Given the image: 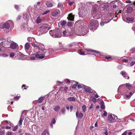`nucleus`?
I'll return each mask as SVG.
<instances>
[{
  "label": "nucleus",
  "instance_id": "1",
  "mask_svg": "<svg viewBox=\"0 0 135 135\" xmlns=\"http://www.w3.org/2000/svg\"><path fill=\"white\" fill-rule=\"evenodd\" d=\"M81 24V25L78 26L79 27L76 31L75 33L78 35L84 36L88 32V27L85 23L82 22Z\"/></svg>",
  "mask_w": 135,
  "mask_h": 135
},
{
  "label": "nucleus",
  "instance_id": "2",
  "mask_svg": "<svg viewBox=\"0 0 135 135\" xmlns=\"http://www.w3.org/2000/svg\"><path fill=\"white\" fill-rule=\"evenodd\" d=\"M38 49L39 51L37 53V54L36 55V58L42 59L44 57V55H45V56H47L46 55V53L47 52V50L45 49L44 47H40Z\"/></svg>",
  "mask_w": 135,
  "mask_h": 135
},
{
  "label": "nucleus",
  "instance_id": "3",
  "mask_svg": "<svg viewBox=\"0 0 135 135\" xmlns=\"http://www.w3.org/2000/svg\"><path fill=\"white\" fill-rule=\"evenodd\" d=\"M13 25V23L11 20H8L5 23H2L0 24V28L4 29H8L10 26Z\"/></svg>",
  "mask_w": 135,
  "mask_h": 135
},
{
  "label": "nucleus",
  "instance_id": "4",
  "mask_svg": "<svg viewBox=\"0 0 135 135\" xmlns=\"http://www.w3.org/2000/svg\"><path fill=\"white\" fill-rule=\"evenodd\" d=\"M50 29V28H48L47 25H44L41 26L38 30L41 31V32H42L41 33H44L46 32Z\"/></svg>",
  "mask_w": 135,
  "mask_h": 135
},
{
  "label": "nucleus",
  "instance_id": "5",
  "mask_svg": "<svg viewBox=\"0 0 135 135\" xmlns=\"http://www.w3.org/2000/svg\"><path fill=\"white\" fill-rule=\"evenodd\" d=\"M108 118L110 122H114L117 119V117L115 115L109 114Z\"/></svg>",
  "mask_w": 135,
  "mask_h": 135
},
{
  "label": "nucleus",
  "instance_id": "6",
  "mask_svg": "<svg viewBox=\"0 0 135 135\" xmlns=\"http://www.w3.org/2000/svg\"><path fill=\"white\" fill-rule=\"evenodd\" d=\"M7 39L5 40L4 41L1 42L0 43V45L3 47L7 48L9 47L11 43V41L8 38Z\"/></svg>",
  "mask_w": 135,
  "mask_h": 135
},
{
  "label": "nucleus",
  "instance_id": "7",
  "mask_svg": "<svg viewBox=\"0 0 135 135\" xmlns=\"http://www.w3.org/2000/svg\"><path fill=\"white\" fill-rule=\"evenodd\" d=\"M9 46L12 49H18V46L17 44L11 41Z\"/></svg>",
  "mask_w": 135,
  "mask_h": 135
},
{
  "label": "nucleus",
  "instance_id": "8",
  "mask_svg": "<svg viewBox=\"0 0 135 135\" xmlns=\"http://www.w3.org/2000/svg\"><path fill=\"white\" fill-rule=\"evenodd\" d=\"M90 25L91 26H95L97 27L98 25V24L97 20H93L91 21Z\"/></svg>",
  "mask_w": 135,
  "mask_h": 135
},
{
  "label": "nucleus",
  "instance_id": "9",
  "mask_svg": "<svg viewBox=\"0 0 135 135\" xmlns=\"http://www.w3.org/2000/svg\"><path fill=\"white\" fill-rule=\"evenodd\" d=\"M124 85H125L126 87L129 90L131 89L132 87V85H131L129 83H126L124 85H122L120 86L118 88V89L119 90L120 88H122L123 86Z\"/></svg>",
  "mask_w": 135,
  "mask_h": 135
},
{
  "label": "nucleus",
  "instance_id": "10",
  "mask_svg": "<svg viewBox=\"0 0 135 135\" xmlns=\"http://www.w3.org/2000/svg\"><path fill=\"white\" fill-rule=\"evenodd\" d=\"M62 33V35L64 36L67 37L71 35L70 32L68 31L67 30H65V31H64Z\"/></svg>",
  "mask_w": 135,
  "mask_h": 135
},
{
  "label": "nucleus",
  "instance_id": "11",
  "mask_svg": "<svg viewBox=\"0 0 135 135\" xmlns=\"http://www.w3.org/2000/svg\"><path fill=\"white\" fill-rule=\"evenodd\" d=\"M120 74L126 79H128L129 77L128 76L127 74L124 71H123L120 72Z\"/></svg>",
  "mask_w": 135,
  "mask_h": 135
},
{
  "label": "nucleus",
  "instance_id": "12",
  "mask_svg": "<svg viewBox=\"0 0 135 135\" xmlns=\"http://www.w3.org/2000/svg\"><path fill=\"white\" fill-rule=\"evenodd\" d=\"M41 44L37 42H36L35 43L32 44V45L35 47L37 48L38 49L41 46Z\"/></svg>",
  "mask_w": 135,
  "mask_h": 135
},
{
  "label": "nucleus",
  "instance_id": "13",
  "mask_svg": "<svg viewBox=\"0 0 135 135\" xmlns=\"http://www.w3.org/2000/svg\"><path fill=\"white\" fill-rule=\"evenodd\" d=\"M74 15H73L72 13H71L68 15L67 18L68 20L71 21H73L74 18Z\"/></svg>",
  "mask_w": 135,
  "mask_h": 135
},
{
  "label": "nucleus",
  "instance_id": "14",
  "mask_svg": "<svg viewBox=\"0 0 135 135\" xmlns=\"http://www.w3.org/2000/svg\"><path fill=\"white\" fill-rule=\"evenodd\" d=\"M83 88L85 89V91L88 92H89L90 91V88L87 86H86L84 85H83Z\"/></svg>",
  "mask_w": 135,
  "mask_h": 135
},
{
  "label": "nucleus",
  "instance_id": "15",
  "mask_svg": "<svg viewBox=\"0 0 135 135\" xmlns=\"http://www.w3.org/2000/svg\"><path fill=\"white\" fill-rule=\"evenodd\" d=\"M110 21L107 19H105V20H104L103 21H102L100 23V25L101 26H103L104 25V23H106L109 22Z\"/></svg>",
  "mask_w": 135,
  "mask_h": 135
},
{
  "label": "nucleus",
  "instance_id": "16",
  "mask_svg": "<svg viewBox=\"0 0 135 135\" xmlns=\"http://www.w3.org/2000/svg\"><path fill=\"white\" fill-rule=\"evenodd\" d=\"M45 4L47 7H51L52 6V4L50 2L46 1Z\"/></svg>",
  "mask_w": 135,
  "mask_h": 135
},
{
  "label": "nucleus",
  "instance_id": "17",
  "mask_svg": "<svg viewBox=\"0 0 135 135\" xmlns=\"http://www.w3.org/2000/svg\"><path fill=\"white\" fill-rule=\"evenodd\" d=\"M76 114L77 117H78L79 118H82L83 116V114L81 113H80L78 115V111L76 112Z\"/></svg>",
  "mask_w": 135,
  "mask_h": 135
},
{
  "label": "nucleus",
  "instance_id": "18",
  "mask_svg": "<svg viewBox=\"0 0 135 135\" xmlns=\"http://www.w3.org/2000/svg\"><path fill=\"white\" fill-rule=\"evenodd\" d=\"M59 12V10L57 9H56L53 12L52 14V16H55L57 15Z\"/></svg>",
  "mask_w": 135,
  "mask_h": 135
},
{
  "label": "nucleus",
  "instance_id": "19",
  "mask_svg": "<svg viewBox=\"0 0 135 135\" xmlns=\"http://www.w3.org/2000/svg\"><path fill=\"white\" fill-rule=\"evenodd\" d=\"M97 4H100L99 5V6L100 7L102 8L104 7V3L103 2L101 1H98L97 2Z\"/></svg>",
  "mask_w": 135,
  "mask_h": 135
},
{
  "label": "nucleus",
  "instance_id": "20",
  "mask_svg": "<svg viewBox=\"0 0 135 135\" xmlns=\"http://www.w3.org/2000/svg\"><path fill=\"white\" fill-rule=\"evenodd\" d=\"M30 47V44L28 42L26 43L25 44V49L26 51L28 50L29 49Z\"/></svg>",
  "mask_w": 135,
  "mask_h": 135
},
{
  "label": "nucleus",
  "instance_id": "21",
  "mask_svg": "<svg viewBox=\"0 0 135 135\" xmlns=\"http://www.w3.org/2000/svg\"><path fill=\"white\" fill-rule=\"evenodd\" d=\"M129 94L130 95L126 94L124 97V98L126 99H129L132 95V93L131 92H130L129 93Z\"/></svg>",
  "mask_w": 135,
  "mask_h": 135
},
{
  "label": "nucleus",
  "instance_id": "22",
  "mask_svg": "<svg viewBox=\"0 0 135 135\" xmlns=\"http://www.w3.org/2000/svg\"><path fill=\"white\" fill-rule=\"evenodd\" d=\"M85 50L88 51H91V52H95L97 54H100V53L99 51H96V50H94L89 49H85Z\"/></svg>",
  "mask_w": 135,
  "mask_h": 135
},
{
  "label": "nucleus",
  "instance_id": "23",
  "mask_svg": "<svg viewBox=\"0 0 135 135\" xmlns=\"http://www.w3.org/2000/svg\"><path fill=\"white\" fill-rule=\"evenodd\" d=\"M98 5L97 4H95L94 5V6L93 7V13H95L97 11V8L95 7H98Z\"/></svg>",
  "mask_w": 135,
  "mask_h": 135
},
{
  "label": "nucleus",
  "instance_id": "24",
  "mask_svg": "<svg viewBox=\"0 0 135 135\" xmlns=\"http://www.w3.org/2000/svg\"><path fill=\"white\" fill-rule=\"evenodd\" d=\"M133 8L131 7H129L127 8V12L128 13H131L133 11Z\"/></svg>",
  "mask_w": 135,
  "mask_h": 135
},
{
  "label": "nucleus",
  "instance_id": "25",
  "mask_svg": "<svg viewBox=\"0 0 135 135\" xmlns=\"http://www.w3.org/2000/svg\"><path fill=\"white\" fill-rule=\"evenodd\" d=\"M22 116H21V117L20 119L19 120V122L18 123V126H21L22 124V123L23 122V118H22Z\"/></svg>",
  "mask_w": 135,
  "mask_h": 135
},
{
  "label": "nucleus",
  "instance_id": "26",
  "mask_svg": "<svg viewBox=\"0 0 135 135\" xmlns=\"http://www.w3.org/2000/svg\"><path fill=\"white\" fill-rule=\"evenodd\" d=\"M44 98V97H41L36 101L39 103H41L43 101Z\"/></svg>",
  "mask_w": 135,
  "mask_h": 135
},
{
  "label": "nucleus",
  "instance_id": "27",
  "mask_svg": "<svg viewBox=\"0 0 135 135\" xmlns=\"http://www.w3.org/2000/svg\"><path fill=\"white\" fill-rule=\"evenodd\" d=\"M68 100L70 102L75 101V98L73 97H69L68 98Z\"/></svg>",
  "mask_w": 135,
  "mask_h": 135
},
{
  "label": "nucleus",
  "instance_id": "28",
  "mask_svg": "<svg viewBox=\"0 0 135 135\" xmlns=\"http://www.w3.org/2000/svg\"><path fill=\"white\" fill-rule=\"evenodd\" d=\"M101 108L102 109H105V106L104 104V103L103 102V100H102V101L101 102Z\"/></svg>",
  "mask_w": 135,
  "mask_h": 135
},
{
  "label": "nucleus",
  "instance_id": "29",
  "mask_svg": "<svg viewBox=\"0 0 135 135\" xmlns=\"http://www.w3.org/2000/svg\"><path fill=\"white\" fill-rule=\"evenodd\" d=\"M66 23V21H61L59 24V25H61V26H64Z\"/></svg>",
  "mask_w": 135,
  "mask_h": 135
},
{
  "label": "nucleus",
  "instance_id": "30",
  "mask_svg": "<svg viewBox=\"0 0 135 135\" xmlns=\"http://www.w3.org/2000/svg\"><path fill=\"white\" fill-rule=\"evenodd\" d=\"M41 20L40 16H38L37 18L36 22L37 23H39L41 22Z\"/></svg>",
  "mask_w": 135,
  "mask_h": 135
},
{
  "label": "nucleus",
  "instance_id": "31",
  "mask_svg": "<svg viewBox=\"0 0 135 135\" xmlns=\"http://www.w3.org/2000/svg\"><path fill=\"white\" fill-rule=\"evenodd\" d=\"M60 107L59 106H55L54 109V110L56 112H58L60 109Z\"/></svg>",
  "mask_w": 135,
  "mask_h": 135
},
{
  "label": "nucleus",
  "instance_id": "32",
  "mask_svg": "<svg viewBox=\"0 0 135 135\" xmlns=\"http://www.w3.org/2000/svg\"><path fill=\"white\" fill-rule=\"evenodd\" d=\"M126 20L129 21H132L134 20V19L133 17H127L126 18Z\"/></svg>",
  "mask_w": 135,
  "mask_h": 135
},
{
  "label": "nucleus",
  "instance_id": "33",
  "mask_svg": "<svg viewBox=\"0 0 135 135\" xmlns=\"http://www.w3.org/2000/svg\"><path fill=\"white\" fill-rule=\"evenodd\" d=\"M55 30H51L49 32V33L50 35L51 36H54V33L55 32Z\"/></svg>",
  "mask_w": 135,
  "mask_h": 135
},
{
  "label": "nucleus",
  "instance_id": "34",
  "mask_svg": "<svg viewBox=\"0 0 135 135\" xmlns=\"http://www.w3.org/2000/svg\"><path fill=\"white\" fill-rule=\"evenodd\" d=\"M27 40L29 41L32 42L34 40V38L33 37H28Z\"/></svg>",
  "mask_w": 135,
  "mask_h": 135
},
{
  "label": "nucleus",
  "instance_id": "35",
  "mask_svg": "<svg viewBox=\"0 0 135 135\" xmlns=\"http://www.w3.org/2000/svg\"><path fill=\"white\" fill-rule=\"evenodd\" d=\"M86 109V106L85 105H83L82 106L83 111V112H85Z\"/></svg>",
  "mask_w": 135,
  "mask_h": 135
},
{
  "label": "nucleus",
  "instance_id": "36",
  "mask_svg": "<svg viewBox=\"0 0 135 135\" xmlns=\"http://www.w3.org/2000/svg\"><path fill=\"white\" fill-rule=\"evenodd\" d=\"M61 36V35L60 33H56L55 35V36L56 37H60Z\"/></svg>",
  "mask_w": 135,
  "mask_h": 135
},
{
  "label": "nucleus",
  "instance_id": "37",
  "mask_svg": "<svg viewBox=\"0 0 135 135\" xmlns=\"http://www.w3.org/2000/svg\"><path fill=\"white\" fill-rule=\"evenodd\" d=\"M50 11V10H47L44 12L43 13H42V15H44L47 14V13L49 12Z\"/></svg>",
  "mask_w": 135,
  "mask_h": 135
},
{
  "label": "nucleus",
  "instance_id": "38",
  "mask_svg": "<svg viewBox=\"0 0 135 135\" xmlns=\"http://www.w3.org/2000/svg\"><path fill=\"white\" fill-rule=\"evenodd\" d=\"M22 129H20L18 132V133H19L20 134L22 135Z\"/></svg>",
  "mask_w": 135,
  "mask_h": 135
},
{
  "label": "nucleus",
  "instance_id": "39",
  "mask_svg": "<svg viewBox=\"0 0 135 135\" xmlns=\"http://www.w3.org/2000/svg\"><path fill=\"white\" fill-rule=\"evenodd\" d=\"M15 55V54L13 53H11L10 54V56L11 57H13Z\"/></svg>",
  "mask_w": 135,
  "mask_h": 135
},
{
  "label": "nucleus",
  "instance_id": "40",
  "mask_svg": "<svg viewBox=\"0 0 135 135\" xmlns=\"http://www.w3.org/2000/svg\"><path fill=\"white\" fill-rule=\"evenodd\" d=\"M131 52L133 53L135 52V48H133L130 50Z\"/></svg>",
  "mask_w": 135,
  "mask_h": 135
},
{
  "label": "nucleus",
  "instance_id": "41",
  "mask_svg": "<svg viewBox=\"0 0 135 135\" xmlns=\"http://www.w3.org/2000/svg\"><path fill=\"white\" fill-rule=\"evenodd\" d=\"M18 128V126H16L13 128V131H16Z\"/></svg>",
  "mask_w": 135,
  "mask_h": 135
},
{
  "label": "nucleus",
  "instance_id": "42",
  "mask_svg": "<svg viewBox=\"0 0 135 135\" xmlns=\"http://www.w3.org/2000/svg\"><path fill=\"white\" fill-rule=\"evenodd\" d=\"M47 132V131L46 130H45L42 133L41 135H45Z\"/></svg>",
  "mask_w": 135,
  "mask_h": 135
},
{
  "label": "nucleus",
  "instance_id": "43",
  "mask_svg": "<svg viewBox=\"0 0 135 135\" xmlns=\"http://www.w3.org/2000/svg\"><path fill=\"white\" fill-rule=\"evenodd\" d=\"M103 112H104V113L103 114V115L104 116H106L107 115V113L105 110H104L103 111Z\"/></svg>",
  "mask_w": 135,
  "mask_h": 135
},
{
  "label": "nucleus",
  "instance_id": "44",
  "mask_svg": "<svg viewBox=\"0 0 135 135\" xmlns=\"http://www.w3.org/2000/svg\"><path fill=\"white\" fill-rule=\"evenodd\" d=\"M135 63V61H132L130 63V65L131 66H132Z\"/></svg>",
  "mask_w": 135,
  "mask_h": 135
},
{
  "label": "nucleus",
  "instance_id": "45",
  "mask_svg": "<svg viewBox=\"0 0 135 135\" xmlns=\"http://www.w3.org/2000/svg\"><path fill=\"white\" fill-rule=\"evenodd\" d=\"M36 57V56H32L30 57V59L31 60H34L35 59Z\"/></svg>",
  "mask_w": 135,
  "mask_h": 135
},
{
  "label": "nucleus",
  "instance_id": "46",
  "mask_svg": "<svg viewBox=\"0 0 135 135\" xmlns=\"http://www.w3.org/2000/svg\"><path fill=\"white\" fill-rule=\"evenodd\" d=\"M56 123V120L55 119H53L52 121V124H55Z\"/></svg>",
  "mask_w": 135,
  "mask_h": 135
},
{
  "label": "nucleus",
  "instance_id": "47",
  "mask_svg": "<svg viewBox=\"0 0 135 135\" xmlns=\"http://www.w3.org/2000/svg\"><path fill=\"white\" fill-rule=\"evenodd\" d=\"M1 56H2L3 57H7L8 56V55H7L6 54H2L1 55H0Z\"/></svg>",
  "mask_w": 135,
  "mask_h": 135
},
{
  "label": "nucleus",
  "instance_id": "48",
  "mask_svg": "<svg viewBox=\"0 0 135 135\" xmlns=\"http://www.w3.org/2000/svg\"><path fill=\"white\" fill-rule=\"evenodd\" d=\"M83 84H82V85H78L77 87L79 89L81 88L82 87L83 88Z\"/></svg>",
  "mask_w": 135,
  "mask_h": 135
},
{
  "label": "nucleus",
  "instance_id": "49",
  "mask_svg": "<svg viewBox=\"0 0 135 135\" xmlns=\"http://www.w3.org/2000/svg\"><path fill=\"white\" fill-rule=\"evenodd\" d=\"M126 3H131V1L129 0H127L126 1Z\"/></svg>",
  "mask_w": 135,
  "mask_h": 135
},
{
  "label": "nucleus",
  "instance_id": "50",
  "mask_svg": "<svg viewBox=\"0 0 135 135\" xmlns=\"http://www.w3.org/2000/svg\"><path fill=\"white\" fill-rule=\"evenodd\" d=\"M7 135H12V133L11 132H8L6 133Z\"/></svg>",
  "mask_w": 135,
  "mask_h": 135
},
{
  "label": "nucleus",
  "instance_id": "51",
  "mask_svg": "<svg viewBox=\"0 0 135 135\" xmlns=\"http://www.w3.org/2000/svg\"><path fill=\"white\" fill-rule=\"evenodd\" d=\"M0 135H4V132L3 131H1L0 132Z\"/></svg>",
  "mask_w": 135,
  "mask_h": 135
},
{
  "label": "nucleus",
  "instance_id": "52",
  "mask_svg": "<svg viewBox=\"0 0 135 135\" xmlns=\"http://www.w3.org/2000/svg\"><path fill=\"white\" fill-rule=\"evenodd\" d=\"M79 54H80L81 55H85V54H84V53H83V52H82L81 51H80L79 52Z\"/></svg>",
  "mask_w": 135,
  "mask_h": 135
},
{
  "label": "nucleus",
  "instance_id": "53",
  "mask_svg": "<svg viewBox=\"0 0 135 135\" xmlns=\"http://www.w3.org/2000/svg\"><path fill=\"white\" fill-rule=\"evenodd\" d=\"M92 100L93 102H95L96 101V99L95 98H93L92 99Z\"/></svg>",
  "mask_w": 135,
  "mask_h": 135
},
{
  "label": "nucleus",
  "instance_id": "54",
  "mask_svg": "<svg viewBox=\"0 0 135 135\" xmlns=\"http://www.w3.org/2000/svg\"><path fill=\"white\" fill-rule=\"evenodd\" d=\"M15 7L17 9H18L19 8V7L17 5H15Z\"/></svg>",
  "mask_w": 135,
  "mask_h": 135
},
{
  "label": "nucleus",
  "instance_id": "55",
  "mask_svg": "<svg viewBox=\"0 0 135 135\" xmlns=\"http://www.w3.org/2000/svg\"><path fill=\"white\" fill-rule=\"evenodd\" d=\"M65 111V110L64 108L62 109V112L63 114H64Z\"/></svg>",
  "mask_w": 135,
  "mask_h": 135
},
{
  "label": "nucleus",
  "instance_id": "56",
  "mask_svg": "<svg viewBox=\"0 0 135 135\" xmlns=\"http://www.w3.org/2000/svg\"><path fill=\"white\" fill-rule=\"evenodd\" d=\"M19 98H20V97L19 96H16V97H15L14 98L15 99H17V100H18Z\"/></svg>",
  "mask_w": 135,
  "mask_h": 135
},
{
  "label": "nucleus",
  "instance_id": "57",
  "mask_svg": "<svg viewBox=\"0 0 135 135\" xmlns=\"http://www.w3.org/2000/svg\"><path fill=\"white\" fill-rule=\"evenodd\" d=\"M122 61L124 62H127L128 61V60L126 59H122Z\"/></svg>",
  "mask_w": 135,
  "mask_h": 135
},
{
  "label": "nucleus",
  "instance_id": "58",
  "mask_svg": "<svg viewBox=\"0 0 135 135\" xmlns=\"http://www.w3.org/2000/svg\"><path fill=\"white\" fill-rule=\"evenodd\" d=\"M27 16L26 15V14H24V16L23 17L25 19H26L27 18Z\"/></svg>",
  "mask_w": 135,
  "mask_h": 135
},
{
  "label": "nucleus",
  "instance_id": "59",
  "mask_svg": "<svg viewBox=\"0 0 135 135\" xmlns=\"http://www.w3.org/2000/svg\"><path fill=\"white\" fill-rule=\"evenodd\" d=\"M93 17L95 19H98V18H99V17L97 16H93Z\"/></svg>",
  "mask_w": 135,
  "mask_h": 135
},
{
  "label": "nucleus",
  "instance_id": "60",
  "mask_svg": "<svg viewBox=\"0 0 135 135\" xmlns=\"http://www.w3.org/2000/svg\"><path fill=\"white\" fill-rule=\"evenodd\" d=\"M77 86L76 85L74 84L72 86V88H75Z\"/></svg>",
  "mask_w": 135,
  "mask_h": 135
},
{
  "label": "nucleus",
  "instance_id": "61",
  "mask_svg": "<svg viewBox=\"0 0 135 135\" xmlns=\"http://www.w3.org/2000/svg\"><path fill=\"white\" fill-rule=\"evenodd\" d=\"M127 134V132L126 131H125L122 135H126Z\"/></svg>",
  "mask_w": 135,
  "mask_h": 135
},
{
  "label": "nucleus",
  "instance_id": "62",
  "mask_svg": "<svg viewBox=\"0 0 135 135\" xmlns=\"http://www.w3.org/2000/svg\"><path fill=\"white\" fill-rule=\"evenodd\" d=\"M70 111H71L72 110L73 108V106L72 105L71 106H70Z\"/></svg>",
  "mask_w": 135,
  "mask_h": 135
},
{
  "label": "nucleus",
  "instance_id": "63",
  "mask_svg": "<svg viewBox=\"0 0 135 135\" xmlns=\"http://www.w3.org/2000/svg\"><path fill=\"white\" fill-rule=\"evenodd\" d=\"M94 97L96 98H97L99 97V95H98L97 94H96L95 95Z\"/></svg>",
  "mask_w": 135,
  "mask_h": 135
},
{
  "label": "nucleus",
  "instance_id": "64",
  "mask_svg": "<svg viewBox=\"0 0 135 135\" xmlns=\"http://www.w3.org/2000/svg\"><path fill=\"white\" fill-rule=\"evenodd\" d=\"M93 107V105L92 104L91 105V106L89 107V108L90 109H92Z\"/></svg>",
  "mask_w": 135,
  "mask_h": 135
}]
</instances>
